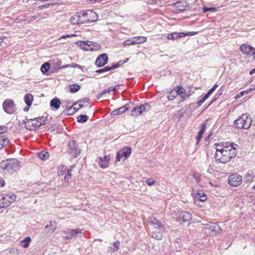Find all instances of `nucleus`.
<instances>
[{"label":"nucleus","mask_w":255,"mask_h":255,"mask_svg":"<svg viewBox=\"0 0 255 255\" xmlns=\"http://www.w3.org/2000/svg\"><path fill=\"white\" fill-rule=\"evenodd\" d=\"M141 107H142V111L143 112H147L150 109V105L149 103H145L144 105H140Z\"/></svg>","instance_id":"nucleus-46"},{"label":"nucleus","mask_w":255,"mask_h":255,"mask_svg":"<svg viewBox=\"0 0 255 255\" xmlns=\"http://www.w3.org/2000/svg\"><path fill=\"white\" fill-rule=\"evenodd\" d=\"M135 44H136V42H134V41L133 39V37H132L130 39H127L124 43V46H129L130 45H135Z\"/></svg>","instance_id":"nucleus-40"},{"label":"nucleus","mask_w":255,"mask_h":255,"mask_svg":"<svg viewBox=\"0 0 255 255\" xmlns=\"http://www.w3.org/2000/svg\"><path fill=\"white\" fill-rule=\"evenodd\" d=\"M39 122L36 118L28 120L25 122V126L27 129L33 130L41 127V124H39Z\"/></svg>","instance_id":"nucleus-13"},{"label":"nucleus","mask_w":255,"mask_h":255,"mask_svg":"<svg viewBox=\"0 0 255 255\" xmlns=\"http://www.w3.org/2000/svg\"><path fill=\"white\" fill-rule=\"evenodd\" d=\"M75 34H71V35H70V34H66V35H64L62 36L60 39H61V38H69V37H73V36H75Z\"/></svg>","instance_id":"nucleus-59"},{"label":"nucleus","mask_w":255,"mask_h":255,"mask_svg":"<svg viewBox=\"0 0 255 255\" xmlns=\"http://www.w3.org/2000/svg\"><path fill=\"white\" fill-rule=\"evenodd\" d=\"M164 230H153L152 231V235L151 237L157 240H160L162 239L163 235H162V232Z\"/></svg>","instance_id":"nucleus-22"},{"label":"nucleus","mask_w":255,"mask_h":255,"mask_svg":"<svg viewBox=\"0 0 255 255\" xmlns=\"http://www.w3.org/2000/svg\"><path fill=\"white\" fill-rule=\"evenodd\" d=\"M192 219L191 214L186 211H178L177 213L176 220L181 223L182 222H187L189 221Z\"/></svg>","instance_id":"nucleus-12"},{"label":"nucleus","mask_w":255,"mask_h":255,"mask_svg":"<svg viewBox=\"0 0 255 255\" xmlns=\"http://www.w3.org/2000/svg\"><path fill=\"white\" fill-rule=\"evenodd\" d=\"M77 122L80 123H85L88 120V117L86 115H81L77 118Z\"/></svg>","instance_id":"nucleus-31"},{"label":"nucleus","mask_w":255,"mask_h":255,"mask_svg":"<svg viewBox=\"0 0 255 255\" xmlns=\"http://www.w3.org/2000/svg\"><path fill=\"white\" fill-rule=\"evenodd\" d=\"M19 166L18 161L14 158L8 159L0 163V171L4 173L12 172L15 171Z\"/></svg>","instance_id":"nucleus-3"},{"label":"nucleus","mask_w":255,"mask_h":255,"mask_svg":"<svg viewBox=\"0 0 255 255\" xmlns=\"http://www.w3.org/2000/svg\"><path fill=\"white\" fill-rule=\"evenodd\" d=\"M80 14V23H85L96 21L98 18L97 14L93 11H88V12H83L79 13Z\"/></svg>","instance_id":"nucleus-4"},{"label":"nucleus","mask_w":255,"mask_h":255,"mask_svg":"<svg viewBox=\"0 0 255 255\" xmlns=\"http://www.w3.org/2000/svg\"><path fill=\"white\" fill-rule=\"evenodd\" d=\"M79 104V109L85 107H87V106H85V105H83L82 103H78Z\"/></svg>","instance_id":"nucleus-64"},{"label":"nucleus","mask_w":255,"mask_h":255,"mask_svg":"<svg viewBox=\"0 0 255 255\" xmlns=\"http://www.w3.org/2000/svg\"><path fill=\"white\" fill-rule=\"evenodd\" d=\"M221 230L222 229L218 224L215 223H210L205 225L203 232L207 235H210L219 233Z\"/></svg>","instance_id":"nucleus-6"},{"label":"nucleus","mask_w":255,"mask_h":255,"mask_svg":"<svg viewBox=\"0 0 255 255\" xmlns=\"http://www.w3.org/2000/svg\"><path fill=\"white\" fill-rule=\"evenodd\" d=\"M220 97V94H216L214 98L212 99V101L210 103L207 105L206 108H208L210 106H211L215 101L217 100V99Z\"/></svg>","instance_id":"nucleus-48"},{"label":"nucleus","mask_w":255,"mask_h":255,"mask_svg":"<svg viewBox=\"0 0 255 255\" xmlns=\"http://www.w3.org/2000/svg\"><path fill=\"white\" fill-rule=\"evenodd\" d=\"M184 32H173L167 34V38L168 40H175L178 38H182L185 37Z\"/></svg>","instance_id":"nucleus-20"},{"label":"nucleus","mask_w":255,"mask_h":255,"mask_svg":"<svg viewBox=\"0 0 255 255\" xmlns=\"http://www.w3.org/2000/svg\"><path fill=\"white\" fill-rule=\"evenodd\" d=\"M69 92L71 93H75L80 89V85L78 84H73L69 85Z\"/></svg>","instance_id":"nucleus-28"},{"label":"nucleus","mask_w":255,"mask_h":255,"mask_svg":"<svg viewBox=\"0 0 255 255\" xmlns=\"http://www.w3.org/2000/svg\"><path fill=\"white\" fill-rule=\"evenodd\" d=\"M50 4V3H46L45 4L38 6V8L39 9H42L43 8L48 7Z\"/></svg>","instance_id":"nucleus-57"},{"label":"nucleus","mask_w":255,"mask_h":255,"mask_svg":"<svg viewBox=\"0 0 255 255\" xmlns=\"http://www.w3.org/2000/svg\"><path fill=\"white\" fill-rule=\"evenodd\" d=\"M74 106H73V105H72V106H71L70 108H69L68 109V112H70V111H73L72 113H76L79 109H77L75 107H74Z\"/></svg>","instance_id":"nucleus-51"},{"label":"nucleus","mask_w":255,"mask_h":255,"mask_svg":"<svg viewBox=\"0 0 255 255\" xmlns=\"http://www.w3.org/2000/svg\"><path fill=\"white\" fill-rule=\"evenodd\" d=\"M197 198L199 199L200 201L203 202L207 200V196L202 191L198 192L197 194Z\"/></svg>","instance_id":"nucleus-32"},{"label":"nucleus","mask_w":255,"mask_h":255,"mask_svg":"<svg viewBox=\"0 0 255 255\" xmlns=\"http://www.w3.org/2000/svg\"><path fill=\"white\" fill-rule=\"evenodd\" d=\"M110 90L107 89L104 90L103 92L101 93V96H103L104 94H106L107 93H109Z\"/></svg>","instance_id":"nucleus-60"},{"label":"nucleus","mask_w":255,"mask_h":255,"mask_svg":"<svg viewBox=\"0 0 255 255\" xmlns=\"http://www.w3.org/2000/svg\"><path fill=\"white\" fill-rule=\"evenodd\" d=\"M208 98V97L205 95L204 97L199 99L197 103L198 107H200Z\"/></svg>","instance_id":"nucleus-45"},{"label":"nucleus","mask_w":255,"mask_h":255,"mask_svg":"<svg viewBox=\"0 0 255 255\" xmlns=\"http://www.w3.org/2000/svg\"><path fill=\"white\" fill-rule=\"evenodd\" d=\"M215 91L213 89H210L207 94H205L208 98Z\"/></svg>","instance_id":"nucleus-58"},{"label":"nucleus","mask_w":255,"mask_h":255,"mask_svg":"<svg viewBox=\"0 0 255 255\" xmlns=\"http://www.w3.org/2000/svg\"><path fill=\"white\" fill-rule=\"evenodd\" d=\"M90 100L88 98H85L83 99L78 100L77 102L73 104V106H76L77 103H82L83 105H85V106H88L90 104Z\"/></svg>","instance_id":"nucleus-34"},{"label":"nucleus","mask_w":255,"mask_h":255,"mask_svg":"<svg viewBox=\"0 0 255 255\" xmlns=\"http://www.w3.org/2000/svg\"><path fill=\"white\" fill-rule=\"evenodd\" d=\"M24 100L27 107H30L33 100V96L31 94H27L24 96Z\"/></svg>","instance_id":"nucleus-25"},{"label":"nucleus","mask_w":255,"mask_h":255,"mask_svg":"<svg viewBox=\"0 0 255 255\" xmlns=\"http://www.w3.org/2000/svg\"><path fill=\"white\" fill-rule=\"evenodd\" d=\"M4 184V181L2 179H0V187L3 186Z\"/></svg>","instance_id":"nucleus-62"},{"label":"nucleus","mask_w":255,"mask_h":255,"mask_svg":"<svg viewBox=\"0 0 255 255\" xmlns=\"http://www.w3.org/2000/svg\"><path fill=\"white\" fill-rule=\"evenodd\" d=\"M133 39L136 44L142 43L146 41V38L144 36H136L133 37Z\"/></svg>","instance_id":"nucleus-30"},{"label":"nucleus","mask_w":255,"mask_h":255,"mask_svg":"<svg viewBox=\"0 0 255 255\" xmlns=\"http://www.w3.org/2000/svg\"><path fill=\"white\" fill-rule=\"evenodd\" d=\"M70 178H68V175L67 174H65V177H64V181L66 182H68L69 181V179Z\"/></svg>","instance_id":"nucleus-63"},{"label":"nucleus","mask_w":255,"mask_h":255,"mask_svg":"<svg viewBox=\"0 0 255 255\" xmlns=\"http://www.w3.org/2000/svg\"><path fill=\"white\" fill-rule=\"evenodd\" d=\"M60 100L57 98L52 99L50 102V107L54 108L56 110H57L60 108Z\"/></svg>","instance_id":"nucleus-23"},{"label":"nucleus","mask_w":255,"mask_h":255,"mask_svg":"<svg viewBox=\"0 0 255 255\" xmlns=\"http://www.w3.org/2000/svg\"><path fill=\"white\" fill-rule=\"evenodd\" d=\"M209 11H211L212 12H216L217 11V9L215 7H203V11L204 12H206Z\"/></svg>","instance_id":"nucleus-47"},{"label":"nucleus","mask_w":255,"mask_h":255,"mask_svg":"<svg viewBox=\"0 0 255 255\" xmlns=\"http://www.w3.org/2000/svg\"><path fill=\"white\" fill-rule=\"evenodd\" d=\"M113 69L112 68V66H107L104 68L99 69L96 71V72L97 73H102L105 72L109 71Z\"/></svg>","instance_id":"nucleus-39"},{"label":"nucleus","mask_w":255,"mask_h":255,"mask_svg":"<svg viewBox=\"0 0 255 255\" xmlns=\"http://www.w3.org/2000/svg\"><path fill=\"white\" fill-rule=\"evenodd\" d=\"M131 153V148L130 147H125L120 150L117 153L116 161L119 162L121 160H126L130 156Z\"/></svg>","instance_id":"nucleus-8"},{"label":"nucleus","mask_w":255,"mask_h":255,"mask_svg":"<svg viewBox=\"0 0 255 255\" xmlns=\"http://www.w3.org/2000/svg\"><path fill=\"white\" fill-rule=\"evenodd\" d=\"M120 242L119 241H116L113 244V245L114 246V248L116 250H118L119 248V246H120Z\"/></svg>","instance_id":"nucleus-56"},{"label":"nucleus","mask_w":255,"mask_h":255,"mask_svg":"<svg viewBox=\"0 0 255 255\" xmlns=\"http://www.w3.org/2000/svg\"><path fill=\"white\" fill-rule=\"evenodd\" d=\"M225 142H221L220 143H215L214 144V146H215L216 147V152H217V149H219V148H221V145H222L223 144H224Z\"/></svg>","instance_id":"nucleus-53"},{"label":"nucleus","mask_w":255,"mask_h":255,"mask_svg":"<svg viewBox=\"0 0 255 255\" xmlns=\"http://www.w3.org/2000/svg\"><path fill=\"white\" fill-rule=\"evenodd\" d=\"M240 49L244 54L247 55L251 54L255 49L251 45L244 44L240 46Z\"/></svg>","instance_id":"nucleus-17"},{"label":"nucleus","mask_w":255,"mask_h":255,"mask_svg":"<svg viewBox=\"0 0 255 255\" xmlns=\"http://www.w3.org/2000/svg\"><path fill=\"white\" fill-rule=\"evenodd\" d=\"M175 92H177V95H179L182 98H183L185 95V90L181 86H178L177 90Z\"/></svg>","instance_id":"nucleus-36"},{"label":"nucleus","mask_w":255,"mask_h":255,"mask_svg":"<svg viewBox=\"0 0 255 255\" xmlns=\"http://www.w3.org/2000/svg\"><path fill=\"white\" fill-rule=\"evenodd\" d=\"M145 182L148 185L151 186L155 183V180L152 178H148L146 180Z\"/></svg>","instance_id":"nucleus-49"},{"label":"nucleus","mask_w":255,"mask_h":255,"mask_svg":"<svg viewBox=\"0 0 255 255\" xmlns=\"http://www.w3.org/2000/svg\"><path fill=\"white\" fill-rule=\"evenodd\" d=\"M206 127V124L204 123L201 125V129L198 132V135L197 136L198 138H199L201 139L202 138V135L205 131Z\"/></svg>","instance_id":"nucleus-33"},{"label":"nucleus","mask_w":255,"mask_h":255,"mask_svg":"<svg viewBox=\"0 0 255 255\" xmlns=\"http://www.w3.org/2000/svg\"><path fill=\"white\" fill-rule=\"evenodd\" d=\"M65 235L64 238L66 240H70L78 236H81L82 234V230L77 228L75 229H67L63 232Z\"/></svg>","instance_id":"nucleus-9"},{"label":"nucleus","mask_w":255,"mask_h":255,"mask_svg":"<svg viewBox=\"0 0 255 255\" xmlns=\"http://www.w3.org/2000/svg\"><path fill=\"white\" fill-rule=\"evenodd\" d=\"M85 43L87 44L85 45L86 49L85 51H94L98 49L99 48V45L97 43H94L90 41H85Z\"/></svg>","instance_id":"nucleus-18"},{"label":"nucleus","mask_w":255,"mask_h":255,"mask_svg":"<svg viewBox=\"0 0 255 255\" xmlns=\"http://www.w3.org/2000/svg\"><path fill=\"white\" fill-rule=\"evenodd\" d=\"M81 151V149L78 147L75 141L71 140L69 142L67 152L71 158L78 157L80 154Z\"/></svg>","instance_id":"nucleus-7"},{"label":"nucleus","mask_w":255,"mask_h":255,"mask_svg":"<svg viewBox=\"0 0 255 255\" xmlns=\"http://www.w3.org/2000/svg\"><path fill=\"white\" fill-rule=\"evenodd\" d=\"M38 156L41 159L45 160L48 159L49 153L45 151H42L39 153Z\"/></svg>","instance_id":"nucleus-37"},{"label":"nucleus","mask_w":255,"mask_h":255,"mask_svg":"<svg viewBox=\"0 0 255 255\" xmlns=\"http://www.w3.org/2000/svg\"><path fill=\"white\" fill-rule=\"evenodd\" d=\"M128 109L129 106L128 104H127L122 107H121L118 109H116L112 111V112L111 113V115L116 116L119 115L120 114H122L123 113L128 111Z\"/></svg>","instance_id":"nucleus-21"},{"label":"nucleus","mask_w":255,"mask_h":255,"mask_svg":"<svg viewBox=\"0 0 255 255\" xmlns=\"http://www.w3.org/2000/svg\"><path fill=\"white\" fill-rule=\"evenodd\" d=\"M110 161V156L109 155H105L103 157H99L97 160V162L99 163L100 166L102 168L107 167L109 165Z\"/></svg>","instance_id":"nucleus-16"},{"label":"nucleus","mask_w":255,"mask_h":255,"mask_svg":"<svg viewBox=\"0 0 255 255\" xmlns=\"http://www.w3.org/2000/svg\"><path fill=\"white\" fill-rule=\"evenodd\" d=\"M148 222L150 226L153 227V230H165L166 227L164 225H162L161 222L154 217H150L148 219Z\"/></svg>","instance_id":"nucleus-11"},{"label":"nucleus","mask_w":255,"mask_h":255,"mask_svg":"<svg viewBox=\"0 0 255 255\" xmlns=\"http://www.w3.org/2000/svg\"><path fill=\"white\" fill-rule=\"evenodd\" d=\"M9 143V139L4 135H1V144L2 148L7 145Z\"/></svg>","instance_id":"nucleus-38"},{"label":"nucleus","mask_w":255,"mask_h":255,"mask_svg":"<svg viewBox=\"0 0 255 255\" xmlns=\"http://www.w3.org/2000/svg\"><path fill=\"white\" fill-rule=\"evenodd\" d=\"M53 64L55 65V68L57 69H60L59 68L61 67L60 66L62 64V61L60 59L54 60Z\"/></svg>","instance_id":"nucleus-42"},{"label":"nucleus","mask_w":255,"mask_h":255,"mask_svg":"<svg viewBox=\"0 0 255 255\" xmlns=\"http://www.w3.org/2000/svg\"><path fill=\"white\" fill-rule=\"evenodd\" d=\"M255 178V169L250 171L246 173L244 177V181L245 182H251Z\"/></svg>","instance_id":"nucleus-19"},{"label":"nucleus","mask_w":255,"mask_h":255,"mask_svg":"<svg viewBox=\"0 0 255 255\" xmlns=\"http://www.w3.org/2000/svg\"><path fill=\"white\" fill-rule=\"evenodd\" d=\"M55 229V226H54L52 222H50L49 225H46L44 229V232L45 233H52Z\"/></svg>","instance_id":"nucleus-27"},{"label":"nucleus","mask_w":255,"mask_h":255,"mask_svg":"<svg viewBox=\"0 0 255 255\" xmlns=\"http://www.w3.org/2000/svg\"><path fill=\"white\" fill-rule=\"evenodd\" d=\"M70 21L72 24H79L80 22V14L77 13L74 15L70 19Z\"/></svg>","instance_id":"nucleus-26"},{"label":"nucleus","mask_w":255,"mask_h":255,"mask_svg":"<svg viewBox=\"0 0 255 255\" xmlns=\"http://www.w3.org/2000/svg\"><path fill=\"white\" fill-rule=\"evenodd\" d=\"M31 242V238L27 237L24 240L21 241V246L24 248H27L29 246V244Z\"/></svg>","instance_id":"nucleus-35"},{"label":"nucleus","mask_w":255,"mask_h":255,"mask_svg":"<svg viewBox=\"0 0 255 255\" xmlns=\"http://www.w3.org/2000/svg\"><path fill=\"white\" fill-rule=\"evenodd\" d=\"M69 67H71L70 64H67L64 66H61L60 68H59V69H65V68H69Z\"/></svg>","instance_id":"nucleus-61"},{"label":"nucleus","mask_w":255,"mask_h":255,"mask_svg":"<svg viewBox=\"0 0 255 255\" xmlns=\"http://www.w3.org/2000/svg\"><path fill=\"white\" fill-rule=\"evenodd\" d=\"M141 105L134 107L131 111V115L136 117L141 114L143 112Z\"/></svg>","instance_id":"nucleus-24"},{"label":"nucleus","mask_w":255,"mask_h":255,"mask_svg":"<svg viewBox=\"0 0 255 255\" xmlns=\"http://www.w3.org/2000/svg\"><path fill=\"white\" fill-rule=\"evenodd\" d=\"M252 120L250 116L246 113L239 117L234 122V126L237 128H250L252 125Z\"/></svg>","instance_id":"nucleus-2"},{"label":"nucleus","mask_w":255,"mask_h":255,"mask_svg":"<svg viewBox=\"0 0 255 255\" xmlns=\"http://www.w3.org/2000/svg\"><path fill=\"white\" fill-rule=\"evenodd\" d=\"M14 194L7 193L0 195V209L8 207L15 199Z\"/></svg>","instance_id":"nucleus-5"},{"label":"nucleus","mask_w":255,"mask_h":255,"mask_svg":"<svg viewBox=\"0 0 255 255\" xmlns=\"http://www.w3.org/2000/svg\"><path fill=\"white\" fill-rule=\"evenodd\" d=\"M108 61V57L106 53H103L98 56L97 58L95 64L98 67H101L105 66Z\"/></svg>","instance_id":"nucleus-15"},{"label":"nucleus","mask_w":255,"mask_h":255,"mask_svg":"<svg viewBox=\"0 0 255 255\" xmlns=\"http://www.w3.org/2000/svg\"><path fill=\"white\" fill-rule=\"evenodd\" d=\"M50 68V64L48 62H45L43 64L41 67V72L44 74L47 72Z\"/></svg>","instance_id":"nucleus-29"},{"label":"nucleus","mask_w":255,"mask_h":255,"mask_svg":"<svg viewBox=\"0 0 255 255\" xmlns=\"http://www.w3.org/2000/svg\"><path fill=\"white\" fill-rule=\"evenodd\" d=\"M36 119L39 121V124H41V126H42L46 124L47 118L42 117L41 118H36Z\"/></svg>","instance_id":"nucleus-44"},{"label":"nucleus","mask_w":255,"mask_h":255,"mask_svg":"<svg viewBox=\"0 0 255 255\" xmlns=\"http://www.w3.org/2000/svg\"><path fill=\"white\" fill-rule=\"evenodd\" d=\"M229 184L232 186H237L242 183V176L237 174H234L230 175L229 178Z\"/></svg>","instance_id":"nucleus-14"},{"label":"nucleus","mask_w":255,"mask_h":255,"mask_svg":"<svg viewBox=\"0 0 255 255\" xmlns=\"http://www.w3.org/2000/svg\"><path fill=\"white\" fill-rule=\"evenodd\" d=\"M197 33H198L197 31V32L191 31V32H184V34H185V36H188V35L193 36V35H196Z\"/></svg>","instance_id":"nucleus-52"},{"label":"nucleus","mask_w":255,"mask_h":255,"mask_svg":"<svg viewBox=\"0 0 255 255\" xmlns=\"http://www.w3.org/2000/svg\"><path fill=\"white\" fill-rule=\"evenodd\" d=\"M121 62H123V61H120L116 64H113V66H112V68L113 69H116V68L119 67L121 65L123 64H122Z\"/></svg>","instance_id":"nucleus-50"},{"label":"nucleus","mask_w":255,"mask_h":255,"mask_svg":"<svg viewBox=\"0 0 255 255\" xmlns=\"http://www.w3.org/2000/svg\"><path fill=\"white\" fill-rule=\"evenodd\" d=\"M2 108L5 113L12 114L15 112V105L13 100L8 99L3 102Z\"/></svg>","instance_id":"nucleus-10"},{"label":"nucleus","mask_w":255,"mask_h":255,"mask_svg":"<svg viewBox=\"0 0 255 255\" xmlns=\"http://www.w3.org/2000/svg\"><path fill=\"white\" fill-rule=\"evenodd\" d=\"M7 38L6 35H1L0 36V46H3V41L2 40L4 39H6Z\"/></svg>","instance_id":"nucleus-55"},{"label":"nucleus","mask_w":255,"mask_h":255,"mask_svg":"<svg viewBox=\"0 0 255 255\" xmlns=\"http://www.w3.org/2000/svg\"><path fill=\"white\" fill-rule=\"evenodd\" d=\"M177 96V92L175 91H172L169 93L167 96L168 100H173Z\"/></svg>","instance_id":"nucleus-41"},{"label":"nucleus","mask_w":255,"mask_h":255,"mask_svg":"<svg viewBox=\"0 0 255 255\" xmlns=\"http://www.w3.org/2000/svg\"><path fill=\"white\" fill-rule=\"evenodd\" d=\"M221 146V148L217 149V152L214 155L216 160L226 163L236 156L239 147L238 144L233 142H225Z\"/></svg>","instance_id":"nucleus-1"},{"label":"nucleus","mask_w":255,"mask_h":255,"mask_svg":"<svg viewBox=\"0 0 255 255\" xmlns=\"http://www.w3.org/2000/svg\"><path fill=\"white\" fill-rule=\"evenodd\" d=\"M7 130L6 127H0V135H2L3 133L5 132Z\"/></svg>","instance_id":"nucleus-54"},{"label":"nucleus","mask_w":255,"mask_h":255,"mask_svg":"<svg viewBox=\"0 0 255 255\" xmlns=\"http://www.w3.org/2000/svg\"><path fill=\"white\" fill-rule=\"evenodd\" d=\"M87 44L85 43V41H80L76 42V45L79 46L82 49L85 50L86 49L85 45Z\"/></svg>","instance_id":"nucleus-43"}]
</instances>
